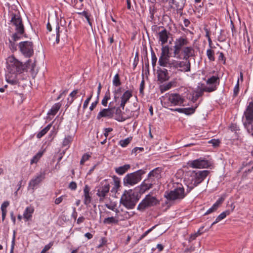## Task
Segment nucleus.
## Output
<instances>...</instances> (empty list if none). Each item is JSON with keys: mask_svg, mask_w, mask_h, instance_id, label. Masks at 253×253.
<instances>
[{"mask_svg": "<svg viewBox=\"0 0 253 253\" xmlns=\"http://www.w3.org/2000/svg\"><path fill=\"white\" fill-rule=\"evenodd\" d=\"M11 24L14 26L15 33L12 35V39L14 41L20 40L24 32V27L20 16L16 14H12L10 20Z\"/></svg>", "mask_w": 253, "mask_h": 253, "instance_id": "f257e3e1", "label": "nucleus"}, {"mask_svg": "<svg viewBox=\"0 0 253 253\" xmlns=\"http://www.w3.org/2000/svg\"><path fill=\"white\" fill-rule=\"evenodd\" d=\"M184 98L179 94H166L163 97L164 106L168 108L174 106H184Z\"/></svg>", "mask_w": 253, "mask_h": 253, "instance_id": "f03ea898", "label": "nucleus"}, {"mask_svg": "<svg viewBox=\"0 0 253 253\" xmlns=\"http://www.w3.org/2000/svg\"><path fill=\"white\" fill-rule=\"evenodd\" d=\"M209 173L210 171L208 170L192 171L188 178L189 186L191 189L197 186L206 178Z\"/></svg>", "mask_w": 253, "mask_h": 253, "instance_id": "7ed1b4c3", "label": "nucleus"}, {"mask_svg": "<svg viewBox=\"0 0 253 253\" xmlns=\"http://www.w3.org/2000/svg\"><path fill=\"white\" fill-rule=\"evenodd\" d=\"M253 103H249L244 113L245 120L243 122L244 126L246 128L248 132L252 136H253Z\"/></svg>", "mask_w": 253, "mask_h": 253, "instance_id": "20e7f679", "label": "nucleus"}, {"mask_svg": "<svg viewBox=\"0 0 253 253\" xmlns=\"http://www.w3.org/2000/svg\"><path fill=\"white\" fill-rule=\"evenodd\" d=\"M146 173L143 169H139L135 172L128 173L124 178L125 185H133L139 182L142 179V175Z\"/></svg>", "mask_w": 253, "mask_h": 253, "instance_id": "39448f33", "label": "nucleus"}, {"mask_svg": "<svg viewBox=\"0 0 253 253\" xmlns=\"http://www.w3.org/2000/svg\"><path fill=\"white\" fill-rule=\"evenodd\" d=\"M186 195L184 188L180 186L170 192H166L165 197L169 200L174 201L182 199Z\"/></svg>", "mask_w": 253, "mask_h": 253, "instance_id": "423d86ee", "label": "nucleus"}, {"mask_svg": "<svg viewBox=\"0 0 253 253\" xmlns=\"http://www.w3.org/2000/svg\"><path fill=\"white\" fill-rule=\"evenodd\" d=\"M137 201L134 195L126 191L123 194L120 200L121 203L128 209H133Z\"/></svg>", "mask_w": 253, "mask_h": 253, "instance_id": "0eeeda50", "label": "nucleus"}, {"mask_svg": "<svg viewBox=\"0 0 253 253\" xmlns=\"http://www.w3.org/2000/svg\"><path fill=\"white\" fill-rule=\"evenodd\" d=\"M19 48L22 54L26 57H30L34 53V45L32 42L25 41L19 42Z\"/></svg>", "mask_w": 253, "mask_h": 253, "instance_id": "6e6552de", "label": "nucleus"}, {"mask_svg": "<svg viewBox=\"0 0 253 253\" xmlns=\"http://www.w3.org/2000/svg\"><path fill=\"white\" fill-rule=\"evenodd\" d=\"M110 188V184L106 180L101 182L100 184L96 187V195L99 198L100 201L104 200L109 193Z\"/></svg>", "mask_w": 253, "mask_h": 253, "instance_id": "1a4fd4ad", "label": "nucleus"}, {"mask_svg": "<svg viewBox=\"0 0 253 253\" xmlns=\"http://www.w3.org/2000/svg\"><path fill=\"white\" fill-rule=\"evenodd\" d=\"M158 201L157 199L149 195H147L137 207V210L143 211L146 208L157 205Z\"/></svg>", "mask_w": 253, "mask_h": 253, "instance_id": "9d476101", "label": "nucleus"}, {"mask_svg": "<svg viewBox=\"0 0 253 253\" xmlns=\"http://www.w3.org/2000/svg\"><path fill=\"white\" fill-rule=\"evenodd\" d=\"M7 63L9 67L15 68L16 72L22 73L25 69V66L22 62L17 60L14 56L8 57Z\"/></svg>", "mask_w": 253, "mask_h": 253, "instance_id": "9b49d317", "label": "nucleus"}, {"mask_svg": "<svg viewBox=\"0 0 253 253\" xmlns=\"http://www.w3.org/2000/svg\"><path fill=\"white\" fill-rule=\"evenodd\" d=\"M188 166L193 169H205L209 166V163L208 160L202 158L189 161Z\"/></svg>", "mask_w": 253, "mask_h": 253, "instance_id": "f8f14e48", "label": "nucleus"}, {"mask_svg": "<svg viewBox=\"0 0 253 253\" xmlns=\"http://www.w3.org/2000/svg\"><path fill=\"white\" fill-rule=\"evenodd\" d=\"M45 174L44 172H41L40 174L33 178L29 183V188L34 190L35 188L45 178Z\"/></svg>", "mask_w": 253, "mask_h": 253, "instance_id": "ddd939ff", "label": "nucleus"}, {"mask_svg": "<svg viewBox=\"0 0 253 253\" xmlns=\"http://www.w3.org/2000/svg\"><path fill=\"white\" fill-rule=\"evenodd\" d=\"M214 88L212 87H206L204 84H199L197 90L194 91L195 100H197L200 97L203 95L204 92H211L214 91Z\"/></svg>", "mask_w": 253, "mask_h": 253, "instance_id": "4468645a", "label": "nucleus"}, {"mask_svg": "<svg viewBox=\"0 0 253 253\" xmlns=\"http://www.w3.org/2000/svg\"><path fill=\"white\" fill-rule=\"evenodd\" d=\"M56 43H59L60 39L64 40L67 37L66 30L63 26H59L58 24L56 25Z\"/></svg>", "mask_w": 253, "mask_h": 253, "instance_id": "2eb2a0df", "label": "nucleus"}, {"mask_svg": "<svg viewBox=\"0 0 253 253\" xmlns=\"http://www.w3.org/2000/svg\"><path fill=\"white\" fill-rule=\"evenodd\" d=\"M111 103H110L109 106H111ZM115 107H110L107 109H103L100 111L97 116V119L100 120L101 118L107 117L111 118L113 117Z\"/></svg>", "mask_w": 253, "mask_h": 253, "instance_id": "dca6fc26", "label": "nucleus"}, {"mask_svg": "<svg viewBox=\"0 0 253 253\" xmlns=\"http://www.w3.org/2000/svg\"><path fill=\"white\" fill-rule=\"evenodd\" d=\"M154 180L151 178L147 177L145 179L140 186V192L144 193L145 191L152 188L153 186L155 184Z\"/></svg>", "mask_w": 253, "mask_h": 253, "instance_id": "f3484780", "label": "nucleus"}, {"mask_svg": "<svg viewBox=\"0 0 253 253\" xmlns=\"http://www.w3.org/2000/svg\"><path fill=\"white\" fill-rule=\"evenodd\" d=\"M169 8L175 9L177 11L182 10L184 6V2L183 0H169Z\"/></svg>", "mask_w": 253, "mask_h": 253, "instance_id": "a211bd4d", "label": "nucleus"}, {"mask_svg": "<svg viewBox=\"0 0 253 253\" xmlns=\"http://www.w3.org/2000/svg\"><path fill=\"white\" fill-rule=\"evenodd\" d=\"M92 200L90 193V188L87 185H85L84 189V203L88 207Z\"/></svg>", "mask_w": 253, "mask_h": 253, "instance_id": "6ab92c4d", "label": "nucleus"}, {"mask_svg": "<svg viewBox=\"0 0 253 253\" xmlns=\"http://www.w3.org/2000/svg\"><path fill=\"white\" fill-rule=\"evenodd\" d=\"M189 43L188 39L186 36L180 37L177 39H176L174 42V45L182 49L183 47L187 45Z\"/></svg>", "mask_w": 253, "mask_h": 253, "instance_id": "aec40b11", "label": "nucleus"}, {"mask_svg": "<svg viewBox=\"0 0 253 253\" xmlns=\"http://www.w3.org/2000/svg\"><path fill=\"white\" fill-rule=\"evenodd\" d=\"M157 76L158 81L161 83L169 80V78L168 70L166 69L158 70Z\"/></svg>", "mask_w": 253, "mask_h": 253, "instance_id": "412c9836", "label": "nucleus"}, {"mask_svg": "<svg viewBox=\"0 0 253 253\" xmlns=\"http://www.w3.org/2000/svg\"><path fill=\"white\" fill-rule=\"evenodd\" d=\"M132 91L129 90H126L121 97V101L120 107L124 110L126 102L132 97Z\"/></svg>", "mask_w": 253, "mask_h": 253, "instance_id": "4be33fe9", "label": "nucleus"}, {"mask_svg": "<svg viewBox=\"0 0 253 253\" xmlns=\"http://www.w3.org/2000/svg\"><path fill=\"white\" fill-rule=\"evenodd\" d=\"M183 59L188 60V58L194 55V49L192 46H185L182 49Z\"/></svg>", "mask_w": 253, "mask_h": 253, "instance_id": "5701e85b", "label": "nucleus"}, {"mask_svg": "<svg viewBox=\"0 0 253 253\" xmlns=\"http://www.w3.org/2000/svg\"><path fill=\"white\" fill-rule=\"evenodd\" d=\"M180 68L181 72H188L191 70V63L189 60L184 62L178 61L177 68Z\"/></svg>", "mask_w": 253, "mask_h": 253, "instance_id": "b1692460", "label": "nucleus"}, {"mask_svg": "<svg viewBox=\"0 0 253 253\" xmlns=\"http://www.w3.org/2000/svg\"><path fill=\"white\" fill-rule=\"evenodd\" d=\"M170 33L166 29H164L158 33L159 40L161 42V44H164L168 42Z\"/></svg>", "mask_w": 253, "mask_h": 253, "instance_id": "393cba45", "label": "nucleus"}, {"mask_svg": "<svg viewBox=\"0 0 253 253\" xmlns=\"http://www.w3.org/2000/svg\"><path fill=\"white\" fill-rule=\"evenodd\" d=\"M219 82V78L217 76H212L206 81L207 84L209 85L207 87H212L214 89V91H215L217 88V82L218 84Z\"/></svg>", "mask_w": 253, "mask_h": 253, "instance_id": "a878e982", "label": "nucleus"}, {"mask_svg": "<svg viewBox=\"0 0 253 253\" xmlns=\"http://www.w3.org/2000/svg\"><path fill=\"white\" fill-rule=\"evenodd\" d=\"M161 168H157L149 172L148 177L153 179L154 180V182L156 183V180H157L161 177Z\"/></svg>", "mask_w": 253, "mask_h": 253, "instance_id": "bb28decb", "label": "nucleus"}, {"mask_svg": "<svg viewBox=\"0 0 253 253\" xmlns=\"http://www.w3.org/2000/svg\"><path fill=\"white\" fill-rule=\"evenodd\" d=\"M35 209L33 206H29L26 208L24 213L23 217L25 221H29L31 219L32 214L34 213Z\"/></svg>", "mask_w": 253, "mask_h": 253, "instance_id": "cd10ccee", "label": "nucleus"}, {"mask_svg": "<svg viewBox=\"0 0 253 253\" xmlns=\"http://www.w3.org/2000/svg\"><path fill=\"white\" fill-rule=\"evenodd\" d=\"M224 200V198L221 197L210 208L207 212L205 213V214H210L214 211H215L218 207L223 203Z\"/></svg>", "mask_w": 253, "mask_h": 253, "instance_id": "c85d7f7f", "label": "nucleus"}, {"mask_svg": "<svg viewBox=\"0 0 253 253\" xmlns=\"http://www.w3.org/2000/svg\"><path fill=\"white\" fill-rule=\"evenodd\" d=\"M61 107V104L60 103H57L54 104L51 108L47 112V115L48 116H55L58 111L59 110L60 108Z\"/></svg>", "mask_w": 253, "mask_h": 253, "instance_id": "c756f323", "label": "nucleus"}, {"mask_svg": "<svg viewBox=\"0 0 253 253\" xmlns=\"http://www.w3.org/2000/svg\"><path fill=\"white\" fill-rule=\"evenodd\" d=\"M169 57L170 56H165L161 55V56L159 58L158 61L159 65L161 66L168 67V66L170 60Z\"/></svg>", "mask_w": 253, "mask_h": 253, "instance_id": "7c9ffc66", "label": "nucleus"}, {"mask_svg": "<svg viewBox=\"0 0 253 253\" xmlns=\"http://www.w3.org/2000/svg\"><path fill=\"white\" fill-rule=\"evenodd\" d=\"M130 168L129 164H126L123 166L115 168V171L119 175H123Z\"/></svg>", "mask_w": 253, "mask_h": 253, "instance_id": "2f4dec72", "label": "nucleus"}, {"mask_svg": "<svg viewBox=\"0 0 253 253\" xmlns=\"http://www.w3.org/2000/svg\"><path fill=\"white\" fill-rule=\"evenodd\" d=\"M230 212H231V211L229 210H226V211L222 212L216 217L215 220L211 224V227L215 224L217 223V222H219L222 219L225 218L227 215L230 214Z\"/></svg>", "mask_w": 253, "mask_h": 253, "instance_id": "473e14b6", "label": "nucleus"}, {"mask_svg": "<svg viewBox=\"0 0 253 253\" xmlns=\"http://www.w3.org/2000/svg\"><path fill=\"white\" fill-rule=\"evenodd\" d=\"M119 222V219L117 216H111L105 218L103 220V223L104 224H118Z\"/></svg>", "mask_w": 253, "mask_h": 253, "instance_id": "72a5a7b5", "label": "nucleus"}, {"mask_svg": "<svg viewBox=\"0 0 253 253\" xmlns=\"http://www.w3.org/2000/svg\"><path fill=\"white\" fill-rule=\"evenodd\" d=\"M105 207L110 210L114 211L117 213L119 212V210L117 208V204L114 202L110 201L105 204Z\"/></svg>", "mask_w": 253, "mask_h": 253, "instance_id": "f704fd0d", "label": "nucleus"}, {"mask_svg": "<svg viewBox=\"0 0 253 253\" xmlns=\"http://www.w3.org/2000/svg\"><path fill=\"white\" fill-rule=\"evenodd\" d=\"M9 203L8 201L4 202L1 206V210L2 211V220L3 221L5 218L7 213V207L9 206Z\"/></svg>", "mask_w": 253, "mask_h": 253, "instance_id": "c9c22d12", "label": "nucleus"}, {"mask_svg": "<svg viewBox=\"0 0 253 253\" xmlns=\"http://www.w3.org/2000/svg\"><path fill=\"white\" fill-rule=\"evenodd\" d=\"M51 126V124H49L45 127H44L41 131H40L37 135V138H41L50 129Z\"/></svg>", "mask_w": 253, "mask_h": 253, "instance_id": "e433bc0d", "label": "nucleus"}, {"mask_svg": "<svg viewBox=\"0 0 253 253\" xmlns=\"http://www.w3.org/2000/svg\"><path fill=\"white\" fill-rule=\"evenodd\" d=\"M114 186L112 189V192H117L120 187V181L118 178L114 179Z\"/></svg>", "mask_w": 253, "mask_h": 253, "instance_id": "4c0bfd02", "label": "nucleus"}, {"mask_svg": "<svg viewBox=\"0 0 253 253\" xmlns=\"http://www.w3.org/2000/svg\"><path fill=\"white\" fill-rule=\"evenodd\" d=\"M116 120L119 122H123L125 120V119L123 117L122 114V111L120 107H118L116 109Z\"/></svg>", "mask_w": 253, "mask_h": 253, "instance_id": "58836bf2", "label": "nucleus"}, {"mask_svg": "<svg viewBox=\"0 0 253 253\" xmlns=\"http://www.w3.org/2000/svg\"><path fill=\"white\" fill-rule=\"evenodd\" d=\"M132 137H127L125 139L121 140L119 144L120 145H121L122 147H126L128 144L130 143V142L132 140Z\"/></svg>", "mask_w": 253, "mask_h": 253, "instance_id": "ea45409f", "label": "nucleus"}, {"mask_svg": "<svg viewBox=\"0 0 253 253\" xmlns=\"http://www.w3.org/2000/svg\"><path fill=\"white\" fill-rule=\"evenodd\" d=\"M110 99V93L109 90H108L105 94L102 100L101 104L104 106H106L108 103V101Z\"/></svg>", "mask_w": 253, "mask_h": 253, "instance_id": "a19ab883", "label": "nucleus"}, {"mask_svg": "<svg viewBox=\"0 0 253 253\" xmlns=\"http://www.w3.org/2000/svg\"><path fill=\"white\" fill-rule=\"evenodd\" d=\"M182 49L174 45L173 46V57L177 59H180L181 56L180 54V51Z\"/></svg>", "mask_w": 253, "mask_h": 253, "instance_id": "79ce46f5", "label": "nucleus"}, {"mask_svg": "<svg viewBox=\"0 0 253 253\" xmlns=\"http://www.w3.org/2000/svg\"><path fill=\"white\" fill-rule=\"evenodd\" d=\"M43 155L42 152H39L33 158L31 159L30 164L32 165L34 163H37Z\"/></svg>", "mask_w": 253, "mask_h": 253, "instance_id": "37998d69", "label": "nucleus"}, {"mask_svg": "<svg viewBox=\"0 0 253 253\" xmlns=\"http://www.w3.org/2000/svg\"><path fill=\"white\" fill-rule=\"evenodd\" d=\"M172 86V83L169 82L168 84H164L160 86V90L162 93L169 89Z\"/></svg>", "mask_w": 253, "mask_h": 253, "instance_id": "c03bdc74", "label": "nucleus"}, {"mask_svg": "<svg viewBox=\"0 0 253 253\" xmlns=\"http://www.w3.org/2000/svg\"><path fill=\"white\" fill-rule=\"evenodd\" d=\"M79 14L84 16V18H86L89 26L91 28L92 27V23L91 22V21L90 20V15L87 12H86L85 11H84L82 12L79 13Z\"/></svg>", "mask_w": 253, "mask_h": 253, "instance_id": "a18cd8bd", "label": "nucleus"}, {"mask_svg": "<svg viewBox=\"0 0 253 253\" xmlns=\"http://www.w3.org/2000/svg\"><path fill=\"white\" fill-rule=\"evenodd\" d=\"M6 80L8 83L12 85L17 84L18 83V81L15 77L12 79L9 77L8 74L6 75Z\"/></svg>", "mask_w": 253, "mask_h": 253, "instance_id": "49530a36", "label": "nucleus"}, {"mask_svg": "<svg viewBox=\"0 0 253 253\" xmlns=\"http://www.w3.org/2000/svg\"><path fill=\"white\" fill-rule=\"evenodd\" d=\"M113 84L115 86H120L121 84V82L120 80L119 75L118 74H116L113 80Z\"/></svg>", "mask_w": 253, "mask_h": 253, "instance_id": "de8ad7c7", "label": "nucleus"}, {"mask_svg": "<svg viewBox=\"0 0 253 253\" xmlns=\"http://www.w3.org/2000/svg\"><path fill=\"white\" fill-rule=\"evenodd\" d=\"M197 107V105H196L195 107L184 108L183 113L186 115H191L195 112V109Z\"/></svg>", "mask_w": 253, "mask_h": 253, "instance_id": "09e8293b", "label": "nucleus"}, {"mask_svg": "<svg viewBox=\"0 0 253 253\" xmlns=\"http://www.w3.org/2000/svg\"><path fill=\"white\" fill-rule=\"evenodd\" d=\"M169 54V47L168 45L164 46L162 48V52L161 55L165 56H170Z\"/></svg>", "mask_w": 253, "mask_h": 253, "instance_id": "8fccbe9b", "label": "nucleus"}, {"mask_svg": "<svg viewBox=\"0 0 253 253\" xmlns=\"http://www.w3.org/2000/svg\"><path fill=\"white\" fill-rule=\"evenodd\" d=\"M78 90L75 89L69 95L71 97V99H70L69 98H68V103H69V104H71L73 102V101L74 100V97L76 95V94L78 93Z\"/></svg>", "mask_w": 253, "mask_h": 253, "instance_id": "3c124183", "label": "nucleus"}, {"mask_svg": "<svg viewBox=\"0 0 253 253\" xmlns=\"http://www.w3.org/2000/svg\"><path fill=\"white\" fill-rule=\"evenodd\" d=\"M207 55L208 58L211 61H214L215 58L214 57V51L211 49H209L207 51Z\"/></svg>", "mask_w": 253, "mask_h": 253, "instance_id": "603ef678", "label": "nucleus"}, {"mask_svg": "<svg viewBox=\"0 0 253 253\" xmlns=\"http://www.w3.org/2000/svg\"><path fill=\"white\" fill-rule=\"evenodd\" d=\"M177 65H178V60H169V65L168 66V68H173L174 69L177 68Z\"/></svg>", "mask_w": 253, "mask_h": 253, "instance_id": "864d4df0", "label": "nucleus"}, {"mask_svg": "<svg viewBox=\"0 0 253 253\" xmlns=\"http://www.w3.org/2000/svg\"><path fill=\"white\" fill-rule=\"evenodd\" d=\"M151 60H152V64L153 67H155L156 64V62L157 61V57L154 52V51L152 50L151 52Z\"/></svg>", "mask_w": 253, "mask_h": 253, "instance_id": "5fc2aeb1", "label": "nucleus"}, {"mask_svg": "<svg viewBox=\"0 0 253 253\" xmlns=\"http://www.w3.org/2000/svg\"><path fill=\"white\" fill-rule=\"evenodd\" d=\"M31 60H29L26 63V67L28 69H29L31 70V71H33L34 70V68L36 66L35 62H34L32 64H31Z\"/></svg>", "mask_w": 253, "mask_h": 253, "instance_id": "6e6d98bb", "label": "nucleus"}, {"mask_svg": "<svg viewBox=\"0 0 253 253\" xmlns=\"http://www.w3.org/2000/svg\"><path fill=\"white\" fill-rule=\"evenodd\" d=\"M15 41H14L13 39L12 41L10 40H9V47L12 52L17 50V45L15 43Z\"/></svg>", "mask_w": 253, "mask_h": 253, "instance_id": "4d7b16f0", "label": "nucleus"}, {"mask_svg": "<svg viewBox=\"0 0 253 253\" xmlns=\"http://www.w3.org/2000/svg\"><path fill=\"white\" fill-rule=\"evenodd\" d=\"M72 141V137L71 136L66 137L63 141V145L64 146H67Z\"/></svg>", "mask_w": 253, "mask_h": 253, "instance_id": "13d9d810", "label": "nucleus"}, {"mask_svg": "<svg viewBox=\"0 0 253 253\" xmlns=\"http://www.w3.org/2000/svg\"><path fill=\"white\" fill-rule=\"evenodd\" d=\"M156 225H155L153 226L152 228L147 230L146 231H145L142 235H141L138 240L140 241L142 239L145 238L150 232H151L156 227Z\"/></svg>", "mask_w": 253, "mask_h": 253, "instance_id": "bf43d9fd", "label": "nucleus"}, {"mask_svg": "<svg viewBox=\"0 0 253 253\" xmlns=\"http://www.w3.org/2000/svg\"><path fill=\"white\" fill-rule=\"evenodd\" d=\"M93 91H92L90 96L84 101V104H83V109H84L87 108V107L88 105L89 102L90 101L91 98H92V97L93 96Z\"/></svg>", "mask_w": 253, "mask_h": 253, "instance_id": "052dcab7", "label": "nucleus"}, {"mask_svg": "<svg viewBox=\"0 0 253 253\" xmlns=\"http://www.w3.org/2000/svg\"><path fill=\"white\" fill-rule=\"evenodd\" d=\"M90 157V156L87 154H84L81 159L80 161L81 165H84V162L88 160L89 158Z\"/></svg>", "mask_w": 253, "mask_h": 253, "instance_id": "680f3d73", "label": "nucleus"}, {"mask_svg": "<svg viewBox=\"0 0 253 253\" xmlns=\"http://www.w3.org/2000/svg\"><path fill=\"white\" fill-rule=\"evenodd\" d=\"M239 80L238 79L237 81V84L234 88L233 94H234V96H236L238 95V94L239 93Z\"/></svg>", "mask_w": 253, "mask_h": 253, "instance_id": "e2e57ef3", "label": "nucleus"}, {"mask_svg": "<svg viewBox=\"0 0 253 253\" xmlns=\"http://www.w3.org/2000/svg\"><path fill=\"white\" fill-rule=\"evenodd\" d=\"M209 143H211L214 147H217L220 143V141L218 139H212L209 141Z\"/></svg>", "mask_w": 253, "mask_h": 253, "instance_id": "0e129e2a", "label": "nucleus"}, {"mask_svg": "<svg viewBox=\"0 0 253 253\" xmlns=\"http://www.w3.org/2000/svg\"><path fill=\"white\" fill-rule=\"evenodd\" d=\"M144 150V148L143 147H135L132 150L131 153L132 154H134L136 156L138 153V152H142Z\"/></svg>", "mask_w": 253, "mask_h": 253, "instance_id": "69168bd1", "label": "nucleus"}, {"mask_svg": "<svg viewBox=\"0 0 253 253\" xmlns=\"http://www.w3.org/2000/svg\"><path fill=\"white\" fill-rule=\"evenodd\" d=\"M77 185L75 182L72 181L70 183L69 185V188L73 190H75L77 189Z\"/></svg>", "mask_w": 253, "mask_h": 253, "instance_id": "338daca9", "label": "nucleus"}, {"mask_svg": "<svg viewBox=\"0 0 253 253\" xmlns=\"http://www.w3.org/2000/svg\"><path fill=\"white\" fill-rule=\"evenodd\" d=\"M53 245V242H50L48 244L45 245L42 250L46 252V251H48Z\"/></svg>", "mask_w": 253, "mask_h": 253, "instance_id": "774afa93", "label": "nucleus"}]
</instances>
